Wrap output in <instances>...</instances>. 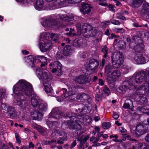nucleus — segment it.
<instances>
[{"mask_svg":"<svg viewBox=\"0 0 149 149\" xmlns=\"http://www.w3.org/2000/svg\"><path fill=\"white\" fill-rule=\"evenodd\" d=\"M50 34L48 32L40 33L39 45L40 51L42 52L47 51L52 48L53 43L49 40Z\"/></svg>","mask_w":149,"mask_h":149,"instance_id":"6","label":"nucleus"},{"mask_svg":"<svg viewBox=\"0 0 149 149\" xmlns=\"http://www.w3.org/2000/svg\"><path fill=\"white\" fill-rule=\"evenodd\" d=\"M13 91L18 96L16 99L17 104L23 110H26L28 109L29 104L28 99L23 96L24 94L27 95H31V103L34 108L37 107L41 101L36 94L33 93L31 84L24 80L18 81L13 86Z\"/></svg>","mask_w":149,"mask_h":149,"instance_id":"1","label":"nucleus"},{"mask_svg":"<svg viewBox=\"0 0 149 149\" xmlns=\"http://www.w3.org/2000/svg\"><path fill=\"white\" fill-rule=\"evenodd\" d=\"M123 107L125 109L128 108L130 109L132 108L133 107V104L132 101L129 99L126 100Z\"/></svg>","mask_w":149,"mask_h":149,"instance_id":"31","label":"nucleus"},{"mask_svg":"<svg viewBox=\"0 0 149 149\" xmlns=\"http://www.w3.org/2000/svg\"><path fill=\"white\" fill-rule=\"evenodd\" d=\"M69 91L68 92H67V90L66 89L63 88L59 91H57V94L59 93L65 97L70 96V98H72L71 95H74L76 91V88L73 84H70L68 87Z\"/></svg>","mask_w":149,"mask_h":149,"instance_id":"14","label":"nucleus"},{"mask_svg":"<svg viewBox=\"0 0 149 149\" xmlns=\"http://www.w3.org/2000/svg\"><path fill=\"white\" fill-rule=\"evenodd\" d=\"M48 59L43 56H35L34 61L35 62H41L40 66L41 68L45 67L47 64Z\"/></svg>","mask_w":149,"mask_h":149,"instance_id":"19","label":"nucleus"},{"mask_svg":"<svg viewBox=\"0 0 149 149\" xmlns=\"http://www.w3.org/2000/svg\"><path fill=\"white\" fill-rule=\"evenodd\" d=\"M118 18L119 19H121L123 20H126V18L125 17H124V16H122V15L119 16V17H118Z\"/></svg>","mask_w":149,"mask_h":149,"instance_id":"59","label":"nucleus"},{"mask_svg":"<svg viewBox=\"0 0 149 149\" xmlns=\"http://www.w3.org/2000/svg\"><path fill=\"white\" fill-rule=\"evenodd\" d=\"M144 0H134L132 3V6L135 8L140 6Z\"/></svg>","mask_w":149,"mask_h":149,"instance_id":"34","label":"nucleus"},{"mask_svg":"<svg viewBox=\"0 0 149 149\" xmlns=\"http://www.w3.org/2000/svg\"><path fill=\"white\" fill-rule=\"evenodd\" d=\"M118 130L121 133H125L126 132V130L124 127H119Z\"/></svg>","mask_w":149,"mask_h":149,"instance_id":"52","label":"nucleus"},{"mask_svg":"<svg viewBox=\"0 0 149 149\" xmlns=\"http://www.w3.org/2000/svg\"><path fill=\"white\" fill-rule=\"evenodd\" d=\"M145 139L147 141L149 142V134L147 135L145 137Z\"/></svg>","mask_w":149,"mask_h":149,"instance_id":"60","label":"nucleus"},{"mask_svg":"<svg viewBox=\"0 0 149 149\" xmlns=\"http://www.w3.org/2000/svg\"><path fill=\"white\" fill-rule=\"evenodd\" d=\"M112 65H107L105 67V76L107 79L111 72L113 68H118L123 64V57L122 53L120 52H115L111 57Z\"/></svg>","mask_w":149,"mask_h":149,"instance_id":"4","label":"nucleus"},{"mask_svg":"<svg viewBox=\"0 0 149 149\" xmlns=\"http://www.w3.org/2000/svg\"><path fill=\"white\" fill-rule=\"evenodd\" d=\"M148 129H147L146 126H144L143 123H140L138 124L136 127H132L131 128V133L136 136L143 135L148 132Z\"/></svg>","mask_w":149,"mask_h":149,"instance_id":"10","label":"nucleus"},{"mask_svg":"<svg viewBox=\"0 0 149 149\" xmlns=\"http://www.w3.org/2000/svg\"><path fill=\"white\" fill-rule=\"evenodd\" d=\"M92 8V7L90 5L85 3L82 4V8L80 9V11L81 13L84 14H89Z\"/></svg>","mask_w":149,"mask_h":149,"instance_id":"21","label":"nucleus"},{"mask_svg":"<svg viewBox=\"0 0 149 149\" xmlns=\"http://www.w3.org/2000/svg\"><path fill=\"white\" fill-rule=\"evenodd\" d=\"M49 66L52 72L54 73L57 72L58 73L57 75L58 76L62 74V65L59 61H54L52 62Z\"/></svg>","mask_w":149,"mask_h":149,"instance_id":"16","label":"nucleus"},{"mask_svg":"<svg viewBox=\"0 0 149 149\" xmlns=\"http://www.w3.org/2000/svg\"><path fill=\"white\" fill-rule=\"evenodd\" d=\"M104 92L107 95H109L111 94V92L109 88L107 86H104L103 88Z\"/></svg>","mask_w":149,"mask_h":149,"instance_id":"42","label":"nucleus"},{"mask_svg":"<svg viewBox=\"0 0 149 149\" xmlns=\"http://www.w3.org/2000/svg\"><path fill=\"white\" fill-rule=\"evenodd\" d=\"M24 60L27 65H30L31 67H33L34 66L35 61L32 55H31L25 57L24 58Z\"/></svg>","mask_w":149,"mask_h":149,"instance_id":"23","label":"nucleus"},{"mask_svg":"<svg viewBox=\"0 0 149 149\" xmlns=\"http://www.w3.org/2000/svg\"><path fill=\"white\" fill-rule=\"evenodd\" d=\"M7 111L10 114V116L16 117L17 115L15 110L12 107H9L7 108Z\"/></svg>","mask_w":149,"mask_h":149,"instance_id":"33","label":"nucleus"},{"mask_svg":"<svg viewBox=\"0 0 149 149\" xmlns=\"http://www.w3.org/2000/svg\"><path fill=\"white\" fill-rule=\"evenodd\" d=\"M72 115L71 116H68L70 117V120H68L65 121L62 124V126L65 127H69L73 129H77L81 130V128L80 123L84 125H88L91 123L92 119L88 115L85 116H78L77 117Z\"/></svg>","mask_w":149,"mask_h":149,"instance_id":"3","label":"nucleus"},{"mask_svg":"<svg viewBox=\"0 0 149 149\" xmlns=\"http://www.w3.org/2000/svg\"><path fill=\"white\" fill-rule=\"evenodd\" d=\"M73 80L75 82L80 84H84L86 83L87 80L84 76H79L74 77Z\"/></svg>","mask_w":149,"mask_h":149,"instance_id":"26","label":"nucleus"},{"mask_svg":"<svg viewBox=\"0 0 149 149\" xmlns=\"http://www.w3.org/2000/svg\"><path fill=\"white\" fill-rule=\"evenodd\" d=\"M88 97V95L85 93H83L82 94H79L77 96V99L78 100H81L82 99H86V98Z\"/></svg>","mask_w":149,"mask_h":149,"instance_id":"37","label":"nucleus"},{"mask_svg":"<svg viewBox=\"0 0 149 149\" xmlns=\"http://www.w3.org/2000/svg\"><path fill=\"white\" fill-rule=\"evenodd\" d=\"M56 57L58 59H60L61 58V56L60 53H58L56 55Z\"/></svg>","mask_w":149,"mask_h":149,"instance_id":"64","label":"nucleus"},{"mask_svg":"<svg viewBox=\"0 0 149 149\" xmlns=\"http://www.w3.org/2000/svg\"><path fill=\"white\" fill-rule=\"evenodd\" d=\"M139 146V148L141 149H145L146 145L144 143H138L136 144Z\"/></svg>","mask_w":149,"mask_h":149,"instance_id":"48","label":"nucleus"},{"mask_svg":"<svg viewBox=\"0 0 149 149\" xmlns=\"http://www.w3.org/2000/svg\"><path fill=\"white\" fill-rule=\"evenodd\" d=\"M47 129L45 128L41 127V129L39 130L38 131L40 132L42 134H44L45 132H46Z\"/></svg>","mask_w":149,"mask_h":149,"instance_id":"51","label":"nucleus"},{"mask_svg":"<svg viewBox=\"0 0 149 149\" xmlns=\"http://www.w3.org/2000/svg\"><path fill=\"white\" fill-rule=\"evenodd\" d=\"M83 144H81L79 147V149H84V146L83 145Z\"/></svg>","mask_w":149,"mask_h":149,"instance_id":"63","label":"nucleus"},{"mask_svg":"<svg viewBox=\"0 0 149 149\" xmlns=\"http://www.w3.org/2000/svg\"><path fill=\"white\" fill-rule=\"evenodd\" d=\"M144 71L142 70L136 72L132 76L134 81L138 84H143L139 86L136 90L137 95H145L149 97V81H147V76H145Z\"/></svg>","mask_w":149,"mask_h":149,"instance_id":"2","label":"nucleus"},{"mask_svg":"<svg viewBox=\"0 0 149 149\" xmlns=\"http://www.w3.org/2000/svg\"><path fill=\"white\" fill-rule=\"evenodd\" d=\"M134 60L138 64H143L149 61V56L142 54L141 53L135 54L133 57Z\"/></svg>","mask_w":149,"mask_h":149,"instance_id":"17","label":"nucleus"},{"mask_svg":"<svg viewBox=\"0 0 149 149\" xmlns=\"http://www.w3.org/2000/svg\"><path fill=\"white\" fill-rule=\"evenodd\" d=\"M30 114L32 119L35 120H40L42 119L43 116L42 113L35 111L31 112Z\"/></svg>","mask_w":149,"mask_h":149,"instance_id":"22","label":"nucleus"},{"mask_svg":"<svg viewBox=\"0 0 149 149\" xmlns=\"http://www.w3.org/2000/svg\"><path fill=\"white\" fill-rule=\"evenodd\" d=\"M135 87V86L131 83L130 81H125L121 84L119 87V89L122 93L124 94L126 92H128L130 90L133 89Z\"/></svg>","mask_w":149,"mask_h":149,"instance_id":"18","label":"nucleus"},{"mask_svg":"<svg viewBox=\"0 0 149 149\" xmlns=\"http://www.w3.org/2000/svg\"><path fill=\"white\" fill-rule=\"evenodd\" d=\"M17 2L22 3L25 6L31 4L34 1L33 0H16Z\"/></svg>","mask_w":149,"mask_h":149,"instance_id":"35","label":"nucleus"},{"mask_svg":"<svg viewBox=\"0 0 149 149\" xmlns=\"http://www.w3.org/2000/svg\"><path fill=\"white\" fill-rule=\"evenodd\" d=\"M19 118L21 120H22L26 119L25 115L23 114H20Z\"/></svg>","mask_w":149,"mask_h":149,"instance_id":"54","label":"nucleus"},{"mask_svg":"<svg viewBox=\"0 0 149 149\" xmlns=\"http://www.w3.org/2000/svg\"><path fill=\"white\" fill-rule=\"evenodd\" d=\"M76 28L78 34L80 35L81 33L86 38L91 36L92 26L88 23H84L83 24L78 22L76 25Z\"/></svg>","mask_w":149,"mask_h":149,"instance_id":"8","label":"nucleus"},{"mask_svg":"<svg viewBox=\"0 0 149 149\" xmlns=\"http://www.w3.org/2000/svg\"><path fill=\"white\" fill-rule=\"evenodd\" d=\"M99 4L103 6H107L108 5V4L106 3H102V2H100L99 3Z\"/></svg>","mask_w":149,"mask_h":149,"instance_id":"61","label":"nucleus"},{"mask_svg":"<svg viewBox=\"0 0 149 149\" xmlns=\"http://www.w3.org/2000/svg\"><path fill=\"white\" fill-rule=\"evenodd\" d=\"M121 70L125 74L128 73L129 71L128 68L125 65L123 66Z\"/></svg>","mask_w":149,"mask_h":149,"instance_id":"46","label":"nucleus"},{"mask_svg":"<svg viewBox=\"0 0 149 149\" xmlns=\"http://www.w3.org/2000/svg\"><path fill=\"white\" fill-rule=\"evenodd\" d=\"M22 52L23 54L24 55H27L28 54L29 52L26 50H23L22 51Z\"/></svg>","mask_w":149,"mask_h":149,"instance_id":"58","label":"nucleus"},{"mask_svg":"<svg viewBox=\"0 0 149 149\" xmlns=\"http://www.w3.org/2000/svg\"><path fill=\"white\" fill-rule=\"evenodd\" d=\"M6 105L5 104H2L1 106V109L3 110H5L6 111Z\"/></svg>","mask_w":149,"mask_h":149,"instance_id":"56","label":"nucleus"},{"mask_svg":"<svg viewBox=\"0 0 149 149\" xmlns=\"http://www.w3.org/2000/svg\"><path fill=\"white\" fill-rule=\"evenodd\" d=\"M57 17H59L60 19L63 21L68 22L73 21L76 22L81 20H81L83 19L81 17L74 15L72 14H70L69 15H67L65 14H60L58 15Z\"/></svg>","mask_w":149,"mask_h":149,"instance_id":"15","label":"nucleus"},{"mask_svg":"<svg viewBox=\"0 0 149 149\" xmlns=\"http://www.w3.org/2000/svg\"><path fill=\"white\" fill-rule=\"evenodd\" d=\"M42 25L45 28H51L57 24L54 19L48 20L43 19L41 22Z\"/></svg>","mask_w":149,"mask_h":149,"instance_id":"20","label":"nucleus"},{"mask_svg":"<svg viewBox=\"0 0 149 149\" xmlns=\"http://www.w3.org/2000/svg\"><path fill=\"white\" fill-rule=\"evenodd\" d=\"M98 84L100 85L103 86L104 84L103 81L101 79H99Z\"/></svg>","mask_w":149,"mask_h":149,"instance_id":"55","label":"nucleus"},{"mask_svg":"<svg viewBox=\"0 0 149 149\" xmlns=\"http://www.w3.org/2000/svg\"><path fill=\"white\" fill-rule=\"evenodd\" d=\"M118 47L121 49H123L126 47V43L123 41H120L118 43Z\"/></svg>","mask_w":149,"mask_h":149,"instance_id":"41","label":"nucleus"},{"mask_svg":"<svg viewBox=\"0 0 149 149\" xmlns=\"http://www.w3.org/2000/svg\"><path fill=\"white\" fill-rule=\"evenodd\" d=\"M100 145L99 143L94 142L92 145L93 146H99Z\"/></svg>","mask_w":149,"mask_h":149,"instance_id":"62","label":"nucleus"},{"mask_svg":"<svg viewBox=\"0 0 149 149\" xmlns=\"http://www.w3.org/2000/svg\"><path fill=\"white\" fill-rule=\"evenodd\" d=\"M32 126L34 129L38 131H39L40 129H41V127L40 126L37 125L35 123H33L32 125Z\"/></svg>","mask_w":149,"mask_h":149,"instance_id":"45","label":"nucleus"},{"mask_svg":"<svg viewBox=\"0 0 149 149\" xmlns=\"http://www.w3.org/2000/svg\"><path fill=\"white\" fill-rule=\"evenodd\" d=\"M44 2L43 0H37L34 4L35 9L38 10H42L44 7Z\"/></svg>","mask_w":149,"mask_h":149,"instance_id":"25","label":"nucleus"},{"mask_svg":"<svg viewBox=\"0 0 149 149\" xmlns=\"http://www.w3.org/2000/svg\"><path fill=\"white\" fill-rule=\"evenodd\" d=\"M52 133V137L56 136L55 138L52 140L51 141H49L48 143L55 142L58 144L63 143L67 139V134L64 132L59 131L56 130H53Z\"/></svg>","mask_w":149,"mask_h":149,"instance_id":"9","label":"nucleus"},{"mask_svg":"<svg viewBox=\"0 0 149 149\" xmlns=\"http://www.w3.org/2000/svg\"><path fill=\"white\" fill-rule=\"evenodd\" d=\"M38 108L39 110L40 111H45L47 108V105L46 102L41 101Z\"/></svg>","mask_w":149,"mask_h":149,"instance_id":"28","label":"nucleus"},{"mask_svg":"<svg viewBox=\"0 0 149 149\" xmlns=\"http://www.w3.org/2000/svg\"><path fill=\"white\" fill-rule=\"evenodd\" d=\"M110 123L108 122H104L103 123L102 126L104 129H108L111 127Z\"/></svg>","mask_w":149,"mask_h":149,"instance_id":"39","label":"nucleus"},{"mask_svg":"<svg viewBox=\"0 0 149 149\" xmlns=\"http://www.w3.org/2000/svg\"><path fill=\"white\" fill-rule=\"evenodd\" d=\"M76 145V141H74L72 143L71 145L70 146V148H73Z\"/></svg>","mask_w":149,"mask_h":149,"instance_id":"57","label":"nucleus"},{"mask_svg":"<svg viewBox=\"0 0 149 149\" xmlns=\"http://www.w3.org/2000/svg\"><path fill=\"white\" fill-rule=\"evenodd\" d=\"M113 31L118 33H123L125 32L123 28H114Z\"/></svg>","mask_w":149,"mask_h":149,"instance_id":"44","label":"nucleus"},{"mask_svg":"<svg viewBox=\"0 0 149 149\" xmlns=\"http://www.w3.org/2000/svg\"><path fill=\"white\" fill-rule=\"evenodd\" d=\"M88 136H86L84 137L83 139H81V138H79L78 140L80 142V144H84L88 139Z\"/></svg>","mask_w":149,"mask_h":149,"instance_id":"43","label":"nucleus"},{"mask_svg":"<svg viewBox=\"0 0 149 149\" xmlns=\"http://www.w3.org/2000/svg\"><path fill=\"white\" fill-rule=\"evenodd\" d=\"M63 113L60 111L59 108H55L52 109L49 115V120L46 122V123L49 128H54L59 125L57 121H50L52 118L56 119H60L62 118Z\"/></svg>","mask_w":149,"mask_h":149,"instance_id":"7","label":"nucleus"},{"mask_svg":"<svg viewBox=\"0 0 149 149\" xmlns=\"http://www.w3.org/2000/svg\"><path fill=\"white\" fill-rule=\"evenodd\" d=\"M111 22L112 24L115 25H119L120 24V23L118 21L115 19H113L111 20Z\"/></svg>","mask_w":149,"mask_h":149,"instance_id":"49","label":"nucleus"},{"mask_svg":"<svg viewBox=\"0 0 149 149\" xmlns=\"http://www.w3.org/2000/svg\"><path fill=\"white\" fill-rule=\"evenodd\" d=\"M108 50V48L106 46H104L102 48V52L104 54V58H106L107 56Z\"/></svg>","mask_w":149,"mask_h":149,"instance_id":"40","label":"nucleus"},{"mask_svg":"<svg viewBox=\"0 0 149 149\" xmlns=\"http://www.w3.org/2000/svg\"><path fill=\"white\" fill-rule=\"evenodd\" d=\"M142 71H144L145 72L144 73L145 76H148L149 77V68H147L145 69L142 70Z\"/></svg>","mask_w":149,"mask_h":149,"instance_id":"50","label":"nucleus"},{"mask_svg":"<svg viewBox=\"0 0 149 149\" xmlns=\"http://www.w3.org/2000/svg\"><path fill=\"white\" fill-rule=\"evenodd\" d=\"M48 33L50 34L49 37L50 36V38L52 40L56 42L58 39V35L57 34Z\"/></svg>","mask_w":149,"mask_h":149,"instance_id":"38","label":"nucleus"},{"mask_svg":"<svg viewBox=\"0 0 149 149\" xmlns=\"http://www.w3.org/2000/svg\"><path fill=\"white\" fill-rule=\"evenodd\" d=\"M133 41L130 43V47L135 50L140 51L144 48V45L142 43V39L139 37L135 36L133 38Z\"/></svg>","mask_w":149,"mask_h":149,"instance_id":"13","label":"nucleus"},{"mask_svg":"<svg viewBox=\"0 0 149 149\" xmlns=\"http://www.w3.org/2000/svg\"><path fill=\"white\" fill-rule=\"evenodd\" d=\"M113 117L115 119H117L119 117V115L116 112H113Z\"/></svg>","mask_w":149,"mask_h":149,"instance_id":"53","label":"nucleus"},{"mask_svg":"<svg viewBox=\"0 0 149 149\" xmlns=\"http://www.w3.org/2000/svg\"><path fill=\"white\" fill-rule=\"evenodd\" d=\"M72 53L73 50L70 46L67 45L64 48L63 53L65 56H68L71 54Z\"/></svg>","mask_w":149,"mask_h":149,"instance_id":"27","label":"nucleus"},{"mask_svg":"<svg viewBox=\"0 0 149 149\" xmlns=\"http://www.w3.org/2000/svg\"><path fill=\"white\" fill-rule=\"evenodd\" d=\"M66 0H56L52 4V8H50V9L52 10L60 7L59 6L62 5L65 3Z\"/></svg>","mask_w":149,"mask_h":149,"instance_id":"24","label":"nucleus"},{"mask_svg":"<svg viewBox=\"0 0 149 149\" xmlns=\"http://www.w3.org/2000/svg\"><path fill=\"white\" fill-rule=\"evenodd\" d=\"M86 63L85 65L87 70L85 72L86 75H89L95 72V70L97 68L99 64L97 60L93 59L87 60Z\"/></svg>","mask_w":149,"mask_h":149,"instance_id":"11","label":"nucleus"},{"mask_svg":"<svg viewBox=\"0 0 149 149\" xmlns=\"http://www.w3.org/2000/svg\"><path fill=\"white\" fill-rule=\"evenodd\" d=\"M6 90L5 89H1L0 90V101H2L5 98Z\"/></svg>","mask_w":149,"mask_h":149,"instance_id":"36","label":"nucleus"},{"mask_svg":"<svg viewBox=\"0 0 149 149\" xmlns=\"http://www.w3.org/2000/svg\"><path fill=\"white\" fill-rule=\"evenodd\" d=\"M36 73L40 81L42 82L45 92L48 94L49 93L50 96H54L53 90L51 87L50 83L52 76L42 70L40 71L38 70L36 71Z\"/></svg>","mask_w":149,"mask_h":149,"instance_id":"5","label":"nucleus"},{"mask_svg":"<svg viewBox=\"0 0 149 149\" xmlns=\"http://www.w3.org/2000/svg\"><path fill=\"white\" fill-rule=\"evenodd\" d=\"M129 138L128 139L130 140H133L134 141V140L133 139H132L130 138V137L127 134H123V140H126L127 138Z\"/></svg>","mask_w":149,"mask_h":149,"instance_id":"47","label":"nucleus"},{"mask_svg":"<svg viewBox=\"0 0 149 149\" xmlns=\"http://www.w3.org/2000/svg\"><path fill=\"white\" fill-rule=\"evenodd\" d=\"M120 72L119 70H116L112 72L109 77L107 79L108 83L109 84V86L114 91L116 88V87L113 85H111V83L116 81L120 76Z\"/></svg>","mask_w":149,"mask_h":149,"instance_id":"12","label":"nucleus"},{"mask_svg":"<svg viewBox=\"0 0 149 149\" xmlns=\"http://www.w3.org/2000/svg\"><path fill=\"white\" fill-rule=\"evenodd\" d=\"M83 44V40L81 38H77L75 39L73 42V45L75 47H80Z\"/></svg>","mask_w":149,"mask_h":149,"instance_id":"29","label":"nucleus"},{"mask_svg":"<svg viewBox=\"0 0 149 149\" xmlns=\"http://www.w3.org/2000/svg\"><path fill=\"white\" fill-rule=\"evenodd\" d=\"M137 110L140 112L147 113L149 112V105H147L141 107H139Z\"/></svg>","mask_w":149,"mask_h":149,"instance_id":"30","label":"nucleus"},{"mask_svg":"<svg viewBox=\"0 0 149 149\" xmlns=\"http://www.w3.org/2000/svg\"><path fill=\"white\" fill-rule=\"evenodd\" d=\"M138 102L141 104H144L148 102L147 99L145 97L140 96L137 99Z\"/></svg>","mask_w":149,"mask_h":149,"instance_id":"32","label":"nucleus"}]
</instances>
